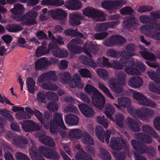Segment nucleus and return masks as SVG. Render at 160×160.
<instances>
[{
    "instance_id": "obj_1",
    "label": "nucleus",
    "mask_w": 160,
    "mask_h": 160,
    "mask_svg": "<svg viewBox=\"0 0 160 160\" xmlns=\"http://www.w3.org/2000/svg\"><path fill=\"white\" fill-rule=\"evenodd\" d=\"M128 112L133 117L138 118L143 122H148L154 115V111L152 109L143 107L136 109L132 107H129Z\"/></svg>"
},
{
    "instance_id": "obj_2",
    "label": "nucleus",
    "mask_w": 160,
    "mask_h": 160,
    "mask_svg": "<svg viewBox=\"0 0 160 160\" xmlns=\"http://www.w3.org/2000/svg\"><path fill=\"white\" fill-rule=\"evenodd\" d=\"M84 91L89 94H92V102L95 107L100 109L103 108L105 98L97 88L90 84H87L84 88Z\"/></svg>"
},
{
    "instance_id": "obj_3",
    "label": "nucleus",
    "mask_w": 160,
    "mask_h": 160,
    "mask_svg": "<svg viewBox=\"0 0 160 160\" xmlns=\"http://www.w3.org/2000/svg\"><path fill=\"white\" fill-rule=\"evenodd\" d=\"M140 31L149 37L157 40H160V20L156 21L148 25H143L140 28Z\"/></svg>"
},
{
    "instance_id": "obj_4",
    "label": "nucleus",
    "mask_w": 160,
    "mask_h": 160,
    "mask_svg": "<svg viewBox=\"0 0 160 160\" xmlns=\"http://www.w3.org/2000/svg\"><path fill=\"white\" fill-rule=\"evenodd\" d=\"M84 15L92 18L98 22H103L106 20L107 14L103 12L90 7L86 8L83 10Z\"/></svg>"
},
{
    "instance_id": "obj_5",
    "label": "nucleus",
    "mask_w": 160,
    "mask_h": 160,
    "mask_svg": "<svg viewBox=\"0 0 160 160\" xmlns=\"http://www.w3.org/2000/svg\"><path fill=\"white\" fill-rule=\"evenodd\" d=\"M62 129H66L62 119V115L60 113L56 112L53 116V118L51 122L50 130L52 133H55L58 130V127Z\"/></svg>"
},
{
    "instance_id": "obj_6",
    "label": "nucleus",
    "mask_w": 160,
    "mask_h": 160,
    "mask_svg": "<svg viewBox=\"0 0 160 160\" xmlns=\"http://www.w3.org/2000/svg\"><path fill=\"white\" fill-rule=\"evenodd\" d=\"M100 46L99 45L94 44L91 41H88L84 46L83 52L86 54L87 56L90 58L92 56L90 53L95 54L99 51Z\"/></svg>"
},
{
    "instance_id": "obj_7",
    "label": "nucleus",
    "mask_w": 160,
    "mask_h": 160,
    "mask_svg": "<svg viewBox=\"0 0 160 160\" xmlns=\"http://www.w3.org/2000/svg\"><path fill=\"white\" fill-rule=\"evenodd\" d=\"M140 48L141 51L139 52L140 53L142 57L146 60L151 61H155L157 58L160 59V52L158 51H156L155 53L156 55L153 53L148 52L147 50L143 47L140 46Z\"/></svg>"
},
{
    "instance_id": "obj_8",
    "label": "nucleus",
    "mask_w": 160,
    "mask_h": 160,
    "mask_svg": "<svg viewBox=\"0 0 160 160\" xmlns=\"http://www.w3.org/2000/svg\"><path fill=\"white\" fill-rule=\"evenodd\" d=\"M24 130L27 132H32L41 129L42 126H40L38 124L32 121H25L22 125Z\"/></svg>"
},
{
    "instance_id": "obj_9",
    "label": "nucleus",
    "mask_w": 160,
    "mask_h": 160,
    "mask_svg": "<svg viewBox=\"0 0 160 160\" xmlns=\"http://www.w3.org/2000/svg\"><path fill=\"white\" fill-rule=\"evenodd\" d=\"M25 8L22 5L19 3H16L14 5V7L11 10L13 14L12 16V18L16 21L21 20V17L25 11Z\"/></svg>"
},
{
    "instance_id": "obj_10",
    "label": "nucleus",
    "mask_w": 160,
    "mask_h": 160,
    "mask_svg": "<svg viewBox=\"0 0 160 160\" xmlns=\"http://www.w3.org/2000/svg\"><path fill=\"white\" fill-rule=\"evenodd\" d=\"M119 23L118 22L113 21L99 23L95 27V29L98 32L106 31L109 28H112L116 27Z\"/></svg>"
},
{
    "instance_id": "obj_11",
    "label": "nucleus",
    "mask_w": 160,
    "mask_h": 160,
    "mask_svg": "<svg viewBox=\"0 0 160 160\" xmlns=\"http://www.w3.org/2000/svg\"><path fill=\"white\" fill-rule=\"evenodd\" d=\"M131 143L132 147L138 153L143 154L148 152V147L139 141L133 139L131 140Z\"/></svg>"
},
{
    "instance_id": "obj_12",
    "label": "nucleus",
    "mask_w": 160,
    "mask_h": 160,
    "mask_svg": "<svg viewBox=\"0 0 160 160\" xmlns=\"http://www.w3.org/2000/svg\"><path fill=\"white\" fill-rule=\"evenodd\" d=\"M38 15L37 13L34 11L28 12L23 16L25 20L23 22L24 24L28 25H32L36 24L37 21L35 20Z\"/></svg>"
},
{
    "instance_id": "obj_13",
    "label": "nucleus",
    "mask_w": 160,
    "mask_h": 160,
    "mask_svg": "<svg viewBox=\"0 0 160 160\" xmlns=\"http://www.w3.org/2000/svg\"><path fill=\"white\" fill-rule=\"evenodd\" d=\"M32 146L29 150V153L32 160H45L41 154L38 152V148L35 145V142L32 139H30Z\"/></svg>"
},
{
    "instance_id": "obj_14",
    "label": "nucleus",
    "mask_w": 160,
    "mask_h": 160,
    "mask_svg": "<svg viewBox=\"0 0 160 160\" xmlns=\"http://www.w3.org/2000/svg\"><path fill=\"white\" fill-rule=\"evenodd\" d=\"M69 23L70 25L76 26L81 23L80 19H84V17L80 13H71L69 15Z\"/></svg>"
},
{
    "instance_id": "obj_15",
    "label": "nucleus",
    "mask_w": 160,
    "mask_h": 160,
    "mask_svg": "<svg viewBox=\"0 0 160 160\" xmlns=\"http://www.w3.org/2000/svg\"><path fill=\"white\" fill-rule=\"evenodd\" d=\"M127 121L128 126L130 131L134 132L141 131V127L139 124L140 121L137 122L130 117L127 118Z\"/></svg>"
},
{
    "instance_id": "obj_16",
    "label": "nucleus",
    "mask_w": 160,
    "mask_h": 160,
    "mask_svg": "<svg viewBox=\"0 0 160 160\" xmlns=\"http://www.w3.org/2000/svg\"><path fill=\"white\" fill-rule=\"evenodd\" d=\"M69 86L72 88L76 87L79 88H83L84 85L81 81L80 76L78 73H75L73 75V79L70 81Z\"/></svg>"
},
{
    "instance_id": "obj_17",
    "label": "nucleus",
    "mask_w": 160,
    "mask_h": 160,
    "mask_svg": "<svg viewBox=\"0 0 160 160\" xmlns=\"http://www.w3.org/2000/svg\"><path fill=\"white\" fill-rule=\"evenodd\" d=\"M50 63L45 58H42L37 60L35 63V69L37 70H46L48 66L50 65Z\"/></svg>"
},
{
    "instance_id": "obj_18",
    "label": "nucleus",
    "mask_w": 160,
    "mask_h": 160,
    "mask_svg": "<svg viewBox=\"0 0 160 160\" xmlns=\"http://www.w3.org/2000/svg\"><path fill=\"white\" fill-rule=\"evenodd\" d=\"M128 84L132 88H138L141 87L143 83L142 79L139 77L131 78L128 82Z\"/></svg>"
},
{
    "instance_id": "obj_19",
    "label": "nucleus",
    "mask_w": 160,
    "mask_h": 160,
    "mask_svg": "<svg viewBox=\"0 0 160 160\" xmlns=\"http://www.w3.org/2000/svg\"><path fill=\"white\" fill-rule=\"evenodd\" d=\"M51 16L53 18L61 20L67 16V13L63 10L60 9L50 10Z\"/></svg>"
},
{
    "instance_id": "obj_20",
    "label": "nucleus",
    "mask_w": 160,
    "mask_h": 160,
    "mask_svg": "<svg viewBox=\"0 0 160 160\" xmlns=\"http://www.w3.org/2000/svg\"><path fill=\"white\" fill-rule=\"evenodd\" d=\"M149 134H144L143 133L138 132L134 135V138L144 143L150 144L152 142V139Z\"/></svg>"
},
{
    "instance_id": "obj_21",
    "label": "nucleus",
    "mask_w": 160,
    "mask_h": 160,
    "mask_svg": "<svg viewBox=\"0 0 160 160\" xmlns=\"http://www.w3.org/2000/svg\"><path fill=\"white\" fill-rule=\"evenodd\" d=\"M78 107L82 113L86 117H91L95 114L94 112L90 107L84 103L78 105Z\"/></svg>"
},
{
    "instance_id": "obj_22",
    "label": "nucleus",
    "mask_w": 160,
    "mask_h": 160,
    "mask_svg": "<svg viewBox=\"0 0 160 160\" xmlns=\"http://www.w3.org/2000/svg\"><path fill=\"white\" fill-rule=\"evenodd\" d=\"M109 87L115 93H120L122 92L123 88L119 84L117 83L115 78H112L110 81Z\"/></svg>"
},
{
    "instance_id": "obj_23",
    "label": "nucleus",
    "mask_w": 160,
    "mask_h": 160,
    "mask_svg": "<svg viewBox=\"0 0 160 160\" xmlns=\"http://www.w3.org/2000/svg\"><path fill=\"white\" fill-rule=\"evenodd\" d=\"M142 130L144 134H149L152 135L154 138L158 137V133L155 131L153 128L150 125L145 124L142 127Z\"/></svg>"
},
{
    "instance_id": "obj_24",
    "label": "nucleus",
    "mask_w": 160,
    "mask_h": 160,
    "mask_svg": "<svg viewBox=\"0 0 160 160\" xmlns=\"http://www.w3.org/2000/svg\"><path fill=\"white\" fill-rule=\"evenodd\" d=\"M65 121L67 124L72 125H76L78 123L79 119L78 116L73 114L67 115L65 118Z\"/></svg>"
},
{
    "instance_id": "obj_25",
    "label": "nucleus",
    "mask_w": 160,
    "mask_h": 160,
    "mask_svg": "<svg viewBox=\"0 0 160 160\" xmlns=\"http://www.w3.org/2000/svg\"><path fill=\"white\" fill-rule=\"evenodd\" d=\"M80 61L86 65L89 66L93 68H95L97 66V64L91 58H87L84 55L79 57Z\"/></svg>"
},
{
    "instance_id": "obj_26",
    "label": "nucleus",
    "mask_w": 160,
    "mask_h": 160,
    "mask_svg": "<svg viewBox=\"0 0 160 160\" xmlns=\"http://www.w3.org/2000/svg\"><path fill=\"white\" fill-rule=\"evenodd\" d=\"M120 141V138L118 137L111 138L109 144L110 147L115 150L121 149L122 146Z\"/></svg>"
},
{
    "instance_id": "obj_27",
    "label": "nucleus",
    "mask_w": 160,
    "mask_h": 160,
    "mask_svg": "<svg viewBox=\"0 0 160 160\" xmlns=\"http://www.w3.org/2000/svg\"><path fill=\"white\" fill-rule=\"evenodd\" d=\"M12 143L19 148H24L25 147V145L28 144V141L25 137L19 136L14 139Z\"/></svg>"
},
{
    "instance_id": "obj_28",
    "label": "nucleus",
    "mask_w": 160,
    "mask_h": 160,
    "mask_svg": "<svg viewBox=\"0 0 160 160\" xmlns=\"http://www.w3.org/2000/svg\"><path fill=\"white\" fill-rule=\"evenodd\" d=\"M70 5H66L65 7L69 9L77 10L82 6L81 2L79 0H69Z\"/></svg>"
},
{
    "instance_id": "obj_29",
    "label": "nucleus",
    "mask_w": 160,
    "mask_h": 160,
    "mask_svg": "<svg viewBox=\"0 0 160 160\" xmlns=\"http://www.w3.org/2000/svg\"><path fill=\"white\" fill-rule=\"evenodd\" d=\"M69 134L70 139L73 140L75 138H80L82 136V132L78 129H71L69 131Z\"/></svg>"
},
{
    "instance_id": "obj_30",
    "label": "nucleus",
    "mask_w": 160,
    "mask_h": 160,
    "mask_svg": "<svg viewBox=\"0 0 160 160\" xmlns=\"http://www.w3.org/2000/svg\"><path fill=\"white\" fill-rule=\"evenodd\" d=\"M52 118V114L48 112H46L44 113V118H42V122H41L43 124L44 127L47 129H48L50 121Z\"/></svg>"
},
{
    "instance_id": "obj_31",
    "label": "nucleus",
    "mask_w": 160,
    "mask_h": 160,
    "mask_svg": "<svg viewBox=\"0 0 160 160\" xmlns=\"http://www.w3.org/2000/svg\"><path fill=\"white\" fill-rule=\"evenodd\" d=\"M105 113L107 117L111 120H112V116L115 112V109L110 103L106 104L104 107Z\"/></svg>"
},
{
    "instance_id": "obj_32",
    "label": "nucleus",
    "mask_w": 160,
    "mask_h": 160,
    "mask_svg": "<svg viewBox=\"0 0 160 160\" xmlns=\"http://www.w3.org/2000/svg\"><path fill=\"white\" fill-rule=\"evenodd\" d=\"M138 20L134 16L127 17L124 19L123 23V25L126 27H128L131 25H134L137 23Z\"/></svg>"
},
{
    "instance_id": "obj_33",
    "label": "nucleus",
    "mask_w": 160,
    "mask_h": 160,
    "mask_svg": "<svg viewBox=\"0 0 160 160\" xmlns=\"http://www.w3.org/2000/svg\"><path fill=\"white\" fill-rule=\"evenodd\" d=\"M117 101L118 104L121 107L124 108L128 107L131 103V101L129 98L124 97L118 98Z\"/></svg>"
},
{
    "instance_id": "obj_34",
    "label": "nucleus",
    "mask_w": 160,
    "mask_h": 160,
    "mask_svg": "<svg viewBox=\"0 0 160 160\" xmlns=\"http://www.w3.org/2000/svg\"><path fill=\"white\" fill-rule=\"evenodd\" d=\"M40 142L43 144L49 147H53L55 145V143L52 138L48 136H45L43 138L41 139Z\"/></svg>"
},
{
    "instance_id": "obj_35",
    "label": "nucleus",
    "mask_w": 160,
    "mask_h": 160,
    "mask_svg": "<svg viewBox=\"0 0 160 160\" xmlns=\"http://www.w3.org/2000/svg\"><path fill=\"white\" fill-rule=\"evenodd\" d=\"M82 137V140L83 143L88 145L93 144L94 141L92 138L87 132H83Z\"/></svg>"
},
{
    "instance_id": "obj_36",
    "label": "nucleus",
    "mask_w": 160,
    "mask_h": 160,
    "mask_svg": "<svg viewBox=\"0 0 160 160\" xmlns=\"http://www.w3.org/2000/svg\"><path fill=\"white\" fill-rule=\"evenodd\" d=\"M53 55L57 58H64L67 57L69 53L68 51L65 49H60L59 48L53 52Z\"/></svg>"
},
{
    "instance_id": "obj_37",
    "label": "nucleus",
    "mask_w": 160,
    "mask_h": 160,
    "mask_svg": "<svg viewBox=\"0 0 160 160\" xmlns=\"http://www.w3.org/2000/svg\"><path fill=\"white\" fill-rule=\"evenodd\" d=\"M60 78V81L63 83H67L71 79L70 74L67 72H62L58 74Z\"/></svg>"
},
{
    "instance_id": "obj_38",
    "label": "nucleus",
    "mask_w": 160,
    "mask_h": 160,
    "mask_svg": "<svg viewBox=\"0 0 160 160\" xmlns=\"http://www.w3.org/2000/svg\"><path fill=\"white\" fill-rule=\"evenodd\" d=\"M36 83L32 78H28L26 80V84L29 92L33 93L35 92V86Z\"/></svg>"
},
{
    "instance_id": "obj_39",
    "label": "nucleus",
    "mask_w": 160,
    "mask_h": 160,
    "mask_svg": "<svg viewBox=\"0 0 160 160\" xmlns=\"http://www.w3.org/2000/svg\"><path fill=\"white\" fill-rule=\"evenodd\" d=\"M76 160H92V157H88L87 153L83 150L78 152L75 156Z\"/></svg>"
},
{
    "instance_id": "obj_40",
    "label": "nucleus",
    "mask_w": 160,
    "mask_h": 160,
    "mask_svg": "<svg viewBox=\"0 0 160 160\" xmlns=\"http://www.w3.org/2000/svg\"><path fill=\"white\" fill-rule=\"evenodd\" d=\"M124 117L121 113H118L116 115L115 119L111 120L117 124L119 127L122 128L123 127V121Z\"/></svg>"
},
{
    "instance_id": "obj_41",
    "label": "nucleus",
    "mask_w": 160,
    "mask_h": 160,
    "mask_svg": "<svg viewBox=\"0 0 160 160\" xmlns=\"http://www.w3.org/2000/svg\"><path fill=\"white\" fill-rule=\"evenodd\" d=\"M147 74L149 77L152 80L157 83H160V74L158 73L157 69V74L152 70L148 71Z\"/></svg>"
},
{
    "instance_id": "obj_42",
    "label": "nucleus",
    "mask_w": 160,
    "mask_h": 160,
    "mask_svg": "<svg viewBox=\"0 0 160 160\" xmlns=\"http://www.w3.org/2000/svg\"><path fill=\"white\" fill-rule=\"evenodd\" d=\"M133 97L138 101V103L140 105H142L146 97L138 92L135 91L132 94Z\"/></svg>"
},
{
    "instance_id": "obj_43",
    "label": "nucleus",
    "mask_w": 160,
    "mask_h": 160,
    "mask_svg": "<svg viewBox=\"0 0 160 160\" xmlns=\"http://www.w3.org/2000/svg\"><path fill=\"white\" fill-rule=\"evenodd\" d=\"M7 30L11 32H17L22 30V27L18 24H10L6 28Z\"/></svg>"
},
{
    "instance_id": "obj_44",
    "label": "nucleus",
    "mask_w": 160,
    "mask_h": 160,
    "mask_svg": "<svg viewBox=\"0 0 160 160\" xmlns=\"http://www.w3.org/2000/svg\"><path fill=\"white\" fill-rule=\"evenodd\" d=\"M125 71L128 74L132 75H141L140 72L137 68L132 66H127L124 68Z\"/></svg>"
},
{
    "instance_id": "obj_45",
    "label": "nucleus",
    "mask_w": 160,
    "mask_h": 160,
    "mask_svg": "<svg viewBox=\"0 0 160 160\" xmlns=\"http://www.w3.org/2000/svg\"><path fill=\"white\" fill-rule=\"evenodd\" d=\"M99 155L102 160H111V157L109 152L104 148L101 149Z\"/></svg>"
},
{
    "instance_id": "obj_46",
    "label": "nucleus",
    "mask_w": 160,
    "mask_h": 160,
    "mask_svg": "<svg viewBox=\"0 0 160 160\" xmlns=\"http://www.w3.org/2000/svg\"><path fill=\"white\" fill-rule=\"evenodd\" d=\"M124 67V65H123L120 61L116 60H113L111 63H109L108 66L109 67H111L113 69L119 70L122 69Z\"/></svg>"
},
{
    "instance_id": "obj_47",
    "label": "nucleus",
    "mask_w": 160,
    "mask_h": 160,
    "mask_svg": "<svg viewBox=\"0 0 160 160\" xmlns=\"http://www.w3.org/2000/svg\"><path fill=\"white\" fill-rule=\"evenodd\" d=\"M49 52V50L46 47L41 46L38 48L36 51L35 55L37 57H39Z\"/></svg>"
},
{
    "instance_id": "obj_48",
    "label": "nucleus",
    "mask_w": 160,
    "mask_h": 160,
    "mask_svg": "<svg viewBox=\"0 0 160 160\" xmlns=\"http://www.w3.org/2000/svg\"><path fill=\"white\" fill-rule=\"evenodd\" d=\"M99 88L102 90L108 97L111 99H114L115 98L110 92L109 89L104 85L100 82L98 83Z\"/></svg>"
},
{
    "instance_id": "obj_49",
    "label": "nucleus",
    "mask_w": 160,
    "mask_h": 160,
    "mask_svg": "<svg viewBox=\"0 0 160 160\" xmlns=\"http://www.w3.org/2000/svg\"><path fill=\"white\" fill-rule=\"evenodd\" d=\"M95 133L98 139L103 142H104L102 133L104 132L103 128L101 126H97L95 128Z\"/></svg>"
},
{
    "instance_id": "obj_50",
    "label": "nucleus",
    "mask_w": 160,
    "mask_h": 160,
    "mask_svg": "<svg viewBox=\"0 0 160 160\" xmlns=\"http://www.w3.org/2000/svg\"><path fill=\"white\" fill-rule=\"evenodd\" d=\"M41 86L43 89L48 90L55 91L58 89L55 84L49 82L43 83Z\"/></svg>"
},
{
    "instance_id": "obj_51",
    "label": "nucleus",
    "mask_w": 160,
    "mask_h": 160,
    "mask_svg": "<svg viewBox=\"0 0 160 160\" xmlns=\"http://www.w3.org/2000/svg\"><path fill=\"white\" fill-rule=\"evenodd\" d=\"M114 41V45H122L124 44L125 42V39L122 37L117 35H112Z\"/></svg>"
},
{
    "instance_id": "obj_52",
    "label": "nucleus",
    "mask_w": 160,
    "mask_h": 160,
    "mask_svg": "<svg viewBox=\"0 0 160 160\" xmlns=\"http://www.w3.org/2000/svg\"><path fill=\"white\" fill-rule=\"evenodd\" d=\"M97 72L99 76L104 80H107L109 77L108 71L104 68H99L97 69Z\"/></svg>"
},
{
    "instance_id": "obj_53",
    "label": "nucleus",
    "mask_w": 160,
    "mask_h": 160,
    "mask_svg": "<svg viewBox=\"0 0 160 160\" xmlns=\"http://www.w3.org/2000/svg\"><path fill=\"white\" fill-rule=\"evenodd\" d=\"M78 29L75 30L73 29H69L67 30L65 32V34L71 36H78L80 38L83 37V35L82 33L77 31Z\"/></svg>"
},
{
    "instance_id": "obj_54",
    "label": "nucleus",
    "mask_w": 160,
    "mask_h": 160,
    "mask_svg": "<svg viewBox=\"0 0 160 160\" xmlns=\"http://www.w3.org/2000/svg\"><path fill=\"white\" fill-rule=\"evenodd\" d=\"M105 116H99L97 117V121L100 124L102 125L106 129L108 127V122L104 118Z\"/></svg>"
},
{
    "instance_id": "obj_55",
    "label": "nucleus",
    "mask_w": 160,
    "mask_h": 160,
    "mask_svg": "<svg viewBox=\"0 0 160 160\" xmlns=\"http://www.w3.org/2000/svg\"><path fill=\"white\" fill-rule=\"evenodd\" d=\"M97 63L99 66L102 67L107 66L108 67L109 64L108 59L105 57L98 58L97 61Z\"/></svg>"
},
{
    "instance_id": "obj_56",
    "label": "nucleus",
    "mask_w": 160,
    "mask_h": 160,
    "mask_svg": "<svg viewBox=\"0 0 160 160\" xmlns=\"http://www.w3.org/2000/svg\"><path fill=\"white\" fill-rule=\"evenodd\" d=\"M78 71L82 77L90 78L92 77V75L90 72L87 69L80 68L78 69Z\"/></svg>"
},
{
    "instance_id": "obj_57",
    "label": "nucleus",
    "mask_w": 160,
    "mask_h": 160,
    "mask_svg": "<svg viewBox=\"0 0 160 160\" xmlns=\"http://www.w3.org/2000/svg\"><path fill=\"white\" fill-rule=\"evenodd\" d=\"M15 116L18 119H28L31 118L30 115L23 111L16 113Z\"/></svg>"
},
{
    "instance_id": "obj_58",
    "label": "nucleus",
    "mask_w": 160,
    "mask_h": 160,
    "mask_svg": "<svg viewBox=\"0 0 160 160\" xmlns=\"http://www.w3.org/2000/svg\"><path fill=\"white\" fill-rule=\"evenodd\" d=\"M60 158V156L57 152L51 149L47 158L52 160H58Z\"/></svg>"
},
{
    "instance_id": "obj_59",
    "label": "nucleus",
    "mask_w": 160,
    "mask_h": 160,
    "mask_svg": "<svg viewBox=\"0 0 160 160\" xmlns=\"http://www.w3.org/2000/svg\"><path fill=\"white\" fill-rule=\"evenodd\" d=\"M120 52L116 51L113 49L108 50L107 54L109 57L114 58H118L120 57Z\"/></svg>"
},
{
    "instance_id": "obj_60",
    "label": "nucleus",
    "mask_w": 160,
    "mask_h": 160,
    "mask_svg": "<svg viewBox=\"0 0 160 160\" xmlns=\"http://www.w3.org/2000/svg\"><path fill=\"white\" fill-rule=\"evenodd\" d=\"M48 81H56L57 79V76L54 71H51L46 73Z\"/></svg>"
},
{
    "instance_id": "obj_61",
    "label": "nucleus",
    "mask_w": 160,
    "mask_h": 160,
    "mask_svg": "<svg viewBox=\"0 0 160 160\" xmlns=\"http://www.w3.org/2000/svg\"><path fill=\"white\" fill-rule=\"evenodd\" d=\"M68 48L70 51L75 54L80 53L82 50L81 47L77 46H73L72 45H68Z\"/></svg>"
},
{
    "instance_id": "obj_62",
    "label": "nucleus",
    "mask_w": 160,
    "mask_h": 160,
    "mask_svg": "<svg viewBox=\"0 0 160 160\" xmlns=\"http://www.w3.org/2000/svg\"><path fill=\"white\" fill-rule=\"evenodd\" d=\"M115 75L116 77L120 81L122 82V84H125L126 75L124 72H118L115 71Z\"/></svg>"
},
{
    "instance_id": "obj_63",
    "label": "nucleus",
    "mask_w": 160,
    "mask_h": 160,
    "mask_svg": "<svg viewBox=\"0 0 160 160\" xmlns=\"http://www.w3.org/2000/svg\"><path fill=\"white\" fill-rule=\"evenodd\" d=\"M153 9V7L151 6H139L137 9L138 12L140 13H144L152 11Z\"/></svg>"
},
{
    "instance_id": "obj_64",
    "label": "nucleus",
    "mask_w": 160,
    "mask_h": 160,
    "mask_svg": "<svg viewBox=\"0 0 160 160\" xmlns=\"http://www.w3.org/2000/svg\"><path fill=\"white\" fill-rule=\"evenodd\" d=\"M15 157L17 160H30L26 155L19 152H17L16 153Z\"/></svg>"
}]
</instances>
